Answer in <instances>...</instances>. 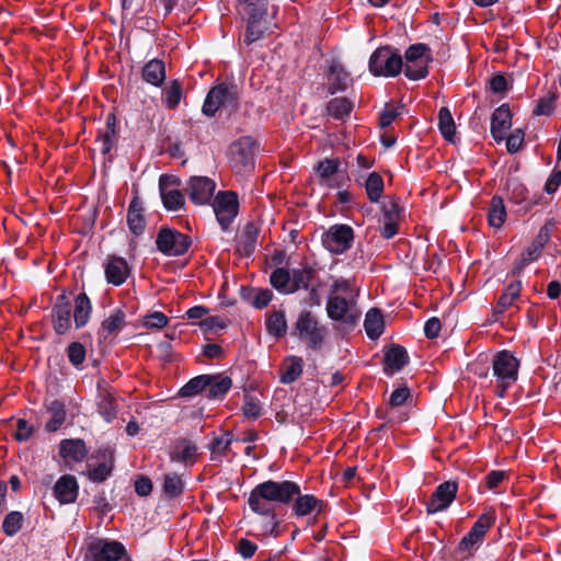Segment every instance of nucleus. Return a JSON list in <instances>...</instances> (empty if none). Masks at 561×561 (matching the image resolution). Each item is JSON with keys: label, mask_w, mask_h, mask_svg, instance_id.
I'll return each instance as SVG.
<instances>
[{"label": "nucleus", "mask_w": 561, "mask_h": 561, "mask_svg": "<svg viewBox=\"0 0 561 561\" xmlns=\"http://www.w3.org/2000/svg\"><path fill=\"white\" fill-rule=\"evenodd\" d=\"M232 443V437L229 433L215 437L211 442L213 453L225 455Z\"/></svg>", "instance_id": "680f3d73"}, {"label": "nucleus", "mask_w": 561, "mask_h": 561, "mask_svg": "<svg viewBox=\"0 0 561 561\" xmlns=\"http://www.w3.org/2000/svg\"><path fill=\"white\" fill-rule=\"evenodd\" d=\"M126 327V313L122 309L113 310L106 317L98 331L99 340L106 341L116 336Z\"/></svg>", "instance_id": "aec40b11"}, {"label": "nucleus", "mask_w": 561, "mask_h": 561, "mask_svg": "<svg viewBox=\"0 0 561 561\" xmlns=\"http://www.w3.org/2000/svg\"><path fill=\"white\" fill-rule=\"evenodd\" d=\"M496 515L494 510L489 508L482 513L469 533L463 536L458 545V551L471 554L484 540L488 530L494 525Z\"/></svg>", "instance_id": "0eeeda50"}, {"label": "nucleus", "mask_w": 561, "mask_h": 561, "mask_svg": "<svg viewBox=\"0 0 561 561\" xmlns=\"http://www.w3.org/2000/svg\"><path fill=\"white\" fill-rule=\"evenodd\" d=\"M88 561H128L123 543L106 538H92L85 545Z\"/></svg>", "instance_id": "423d86ee"}, {"label": "nucleus", "mask_w": 561, "mask_h": 561, "mask_svg": "<svg viewBox=\"0 0 561 561\" xmlns=\"http://www.w3.org/2000/svg\"><path fill=\"white\" fill-rule=\"evenodd\" d=\"M169 322V318L160 311H153L144 317V327L147 329H162Z\"/></svg>", "instance_id": "4d7b16f0"}, {"label": "nucleus", "mask_w": 561, "mask_h": 561, "mask_svg": "<svg viewBox=\"0 0 561 561\" xmlns=\"http://www.w3.org/2000/svg\"><path fill=\"white\" fill-rule=\"evenodd\" d=\"M271 285L283 295L291 294V272L284 267L275 268L270 275Z\"/></svg>", "instance_id": "ea45409f"}, {"label": "nucleus", "mask_w": 561, "mask_h": 561, "mask_svg": "<svg viewBox=\"0 0 561 561\" xmlns=\"http://www.w3.org/2000/svg\"><path fill=\"white\" fill-rule=\"evenodd\" d=\"M340 167V161L337 159H324L320 161L316 171L320 179V184L333 187L335 186L332 183V176L337 173Z\"/></svg>", "instance_id": "a19ab883"}, {"label": "nucleus", "mask_w": 561, "mask_h": 561, "mask_svg": "<svg viewBox=\"0 0 561 561\" xmlns=\"http://www.w3.org/2000/svg\"><path fill=\"white\" fill-rule=\"evenodd\" d=\"M59 455L67 462H81L88 455V449L82 439L67 438L59 444Z\"/></svg>", "instance_id": "4be33fe9"}, {"label": "nucleus", "mask_w": 561, "mask_h": 561, "mask_svg": "<svg viewBox=\"0 0 561 561\" xmlns=\"http://www.w3.org/2000/svg\"><path fill=\"white\" fill-rule=\"evenodd\" d=\"M184 483L182 479L175 473H168L164 476L163 492L169 497H176L183 492Z\"/></svg>", "instance_id": "3c124183"}, {"label": "nucleus", "mask_w": 561, "mask_h": 561, "mask_svg": "<svg viewBox=\"0 0 561 561\" xmlns=\"http://www.w3.org/2000/svg\"><path fill=\"white\" fill-rule=\"evenodd\" d=\"M352 306L353 301L345 296L329 295L325 309L330 319L353 324L357 321L358 316L352 312Z\"/></svg>", "instance_id": "4468645a"}, {"label": "nucleus", "mask_w": 561, "mask_h": 561, "mask_svg": "<svg viewBox=\"0 0 561 561\" xmlns=\"http://www.w3.org/2000/svg\"><path fill=\"white\" fill-rule=\"evenodd\" d=\"M519 360L512 352L503 350L497 352L492 358V375L495 378V394L504 398L508 388H511L518 378Z\"/></svg>", "instance_id": "20e7f679"}, {"label": "nucleus", "mask_w": 561, "mask_h": 561, "mask_svg": "<svg viewBox=\"0 0 561 561\" xmlns=\"http://www.w3.org/2000/svg\"><path fill=\"white\" fill-rule=\"evenodd\" d=\"M141 77L147 83L153 87H161L165 80L164 62L157 58L149 60L142 67Z\"/></svg>", "instance_id": "bb28decb"}, {"label": "nucleus", "mask_w": 561, "mask_h": 561, "mask_svg": "<svg viewBox=\"0 0 561 561\" xmlns=\"http://www.w3.org/2000/svg\"><path fill=\"white\" fill-rule=\"evenodd\" d=\"M259 233V227L254 222H248L238 239V252L244 256H250L256 248Z\"/></svg>", "instance_id": "a878e982"}, {"label": "nucleus", "mask_w": 561, "mask_h": 561, "mask_svg": "<svg viewBox=\"0 0 561 561\" xmlns=\"http://www.w3.org/2000/svg\"><path fill=\"white\" fill-rule=\"evenodd\" d=\"M368 68L375 77H397L403 69L402 57L390 46L379 47L371 54Z\"/></svg>", "instance_id": "39448f33"}, {"label": "nucleus", "mask_w": 561, "mask_h": 561, "mask_svg": "<svg viewBox=\"0 0 561 561\" xmlns=\"http://www.w3.org/2000/svg\"><path fill=\"white\" fill-rule=\"evenodd\" d=\"M293 503L291 510L296 517H305L312 513L320 514L324 502L312 494H301L300 486L289 480H267L255 485L250 492L248 504L252 512L268 517L263 533L277 537L275 507L276 504L288 505Z\"/></svg>", "instance_id": "f257e3e1"}, {"label": "nucleus", "mask_w": 561, "mask_h": 561, "mask_svg": "<svg viewBox=\"0 0 561 561\" xmlns=\"http://www.w3.org/2000/svg\"><path fill=\"white\" fill-rule=\"evenodd\" d=\"M428 47L425 44H414L411 45L405 51L407 62H420L425 61L428 62L431 60L430 55H426L428 51Z\"/></svg>", "instance_id": "603ef678"}, {"label": "nucleus", "mask_w": 561, "mask_h": 561, "mask_svg": "<svg viewBox=\"0 0 561 561\" xmlns=\"http://www.w3.org/2000/svg\"><path fill=\"white\" fill-rule=\"evenodd\" d=\"M329 92L334 94L339 91H345L352 79L350 73L339 61H332L328 73Z\"/></svg>", "instance_id": "5701e85b"}, {"label": "nucleus", "mask_w": 561, "mask_h": 561, "mask_svg": "<svg viewBox=\"0 0 561 561\" xmlns=\"http://www.w3.org/2000/svg\"><path fill=\"white\" fill-rule=\"evenodd\" d=\"M512 126V113L507 104H502L492 114L491 135L495 141L505 139L506 131Z\"/></svg>", "instance_id": "6ab92c4d"}, {"label": "nucleus", "mask_w": 561, "mask_h": 561, "mask_svg": "<svg viewBox=\"0 0 561 561\" xmlns=\"http://www.w3.org/2000/svg\"><path fill=\"white\" fill-rule=\"evenodd\" d=\"M554 224L552 221H547L538 231L537 236L533 240V242L539 245L541 249H545L547 243L551 238V232Z\"/></svg>", "instance_id": "e2e57ef3"}, {"label": "nucleus", "mask_w": 561, "mask_h": 561, "mask_svg": "<svg viewBox=\"0 0 561 561\" xmlns=\"http://www.w3.org/2000/svg\"><path fill=\"white\" fill-rule=\"evenodd\" d=\"M210 380V375H201L194 377L180 389V394L182 397H192L199 392L206 391Z\"/></svg>", "instance_id": "49530a36"}, {"label": "nucleus", "mask_w": 561, "mask_h": 561, "mask_svg": "<svg viewBox=\"0 0 561 561\" xmlns=\"http://www.w3.org/2000/svg\"><path fill=\"white\" fill-rule=\"evenodd\" d=\"M524 136V131L517 128L506 138V149L510 153H516L520 149Z\"/></svg>", "instance_id": "bf43d9fd"}, {"label": "nucleus", "mask_w": 561, "mask_h": 561, "mask_svg": "<svg viewBox=\"0 0 561 561\" xmlns=\"http://www.w3.org/2000/svg\"><path fill=\"white\" fill-rule=\"evenodd\" d=\"M240 88L234 82H220L207 93L202 112L207 117H214L219 110L233 114L240 106Z\"/></svg>", "instance_id": "f03ea898"}, {"label": "nucleus", "mask_w": 561, "mask_h": 561, "mask_svg": "<svg viewBox=\"0 0 561 561\" xmlns=\"http://www.w3.org/2000/svg\"><path fill=\"white\" fill-rule=\"evenodd\" d=\"M92 313V302L85 293H79L73 301V322L81 329L89 322Z\"/></svg>", "instance_id": "393cba45"}, {"label": "nucleus", "mask_w": 561, "mask_h": 561, "mask_svg": "<svg viewBox=\"0 0 561 561\" xmlns=\"http://www.w3.org/2000/svg\"><path fill=\"white\" fill-rule=\"evenodd\" d=\"M321 242L324 249L332 254H343L353 245L354 230L348 225H333L322 233Z\"/></svg>", "instance_id": "1a4fd4ad"}, {"label": "nucleus", "mask_w": 561, "mask_h": 561, "mask_svg": "<svg viewBox=\"0 0 561 561\" xmlns=\"http://www.w3.org/2000/svg\"><path fill=\"white\" fill-rule=\"evenodd\" d=\"M142 211L141 202L138 197H134L128 206L127 224L135 236L141 234L145 230V217Z\"/></svg>", "instance_id": "c85d7f7f"}, {"label": "nucleus", "mask_w": 561, "mask_h": 561, "mask_svg": "<svg viewBox=\"0 0 561 561\" xmlns=\"http://www.w3.org/2000/svg\"><path fill=\"white\" fill-rule=\"evenodd\" d=\"M457 492L458 483L456 481H445L438 484L426 502L427 514H436L447 510L455 501Z\"/></svg>", "instance_id": "ddd939ff"}, {"label": "nucleus", "mask_w": 561, "mask_h": 561, "mask_svg": "<svg viewBox=\"0 0 561 561\" xmlns=\"http://www.w3.org/2000/svg\"><path fill=\"white\" fill-rule=\"evenodd\" d=\"M197 447L193 442L182 439L175 444L171 453V459L182 463H193Z\"/></svg>", "instance_id": "f704fd0d"}, {"label": "nucleus", "mask_w": 561, "mask_h": 561, "mask_svg": "<svg viewBox=\"0 0 561 561\" xmlns=\"http://www.w3.org/2000/svg\"><path fill=\"white\" fill-rule=\"evenodd\" d=\"M291 334L302 341L307 350L319 351L327 339L328 330L311 311L302 310L294 323Z\"/></svg>", "instance_id": "7ed1b4c3"}, {"label": "nucleus", "mask_w": 561, "mask_h": 561, "mask_svg": "<svg viewBox=\"0 0 561 561\" xmlns=\"http://www.w3.org/2000/svg\"><path fill=\"white\" fill-rule=\"evenodd\" d=\"M23 522L24 516L21 512H10L9 514L5 515L2 523L3 533L9 537H13L21 530Z\"/></svg>", "instance_id": "09e8293b"}, {"label": "nucleus", "mask_w": 561, "mask_h": 561, "mask_svg": "<svg viewBox=\"0 0 561 561\" xmlns=\"http://www.w3.org/2000/svg\"><path fill=\"white\" fill-rule=\"evenodd\" d=\"M96 141L100 144V150L103 154L110 153L116 142V130L110 128V130L100 131Z\"/></svg>", "instance_id": "6e6d98bb"}, {"label": "nucleus", "mask_w": 561, "mask_h": 561, "mask_svg": "<svg viewBox=\"0 0 561 561\" xmlns=\"http://www.w3.org/2000/svg\"><path fill=\"white\" fill-rule=\"evenodd\" d=\"M261 404L254 398H247L242 411L247 417L257 419L261 415Z\"/></svg>", "instance_id": "69168bd1"}, {"label": "nucleus", "mask_w": 561, "mask_h": 561, "mask_svg": "<svg viewBox=\"0 0 561 561\" xmlns=\"http://www.w3.org/2000/svg\"><path fill=\"white\" fill-rule=\"evenodd\" d=\"M98 412L107 423L112 422L117 416V408L111 393L107 392L100 397Z\"/></svg>", "instance_id": "de8ad7c7"}, {"label": "nucleus", "mask_w": 561, "mask_h": 561, "mask_svg": "<svg viewBox=\"0 0 561 561\" xmlns=\"http://www.w3.org/2000/svg\"><path fill=\"white\" fill-rule=\"evenodd\" d=\"M237 550L244 559H250L254 556L257 550L256 543L249 539L242 538L237 543Z\"/></svg>", "instance_id": "338daca9"}, {"label": "nucleus", "mask_w": 561, "mask_h": 561, "mask_svg": "<svg viewBox=\"0 0 561 561\" xmlns=\"http://www.w3.org/2000/svg\"><path fill=\"white\" fill-rule=\"evenodd\" d=\"M399 116V111L397 107L392 105H386L385 108L380 113V126L386 128L390 126L394 119Z\"/></svg>", "instance_id": "774afa93"}, {"label": "nucleus", "mask_w": 561, "mask_h": 561, "mask_svg": "<svg viewBox=\"0 0 561 561\" xmlns=\"http://www.w3.org/2000/svg\"><path fill=\"white\" fill-rule=\"evenodd\" d=\"M409 362L407 350L400 345H392L385 352V371L393 374L401 370Z\"/></svg>", "instance_id": "b1692460"}, {"label": "nucleus", "mask_w": 561, "mask_h": 561, "mask_svg": "<svg viewBox=\"0 0 561 561\" xmlns=\"http://www.w3.org/2000/svg\"><path fill=\"white\" fill-rule=\"evenodd\" d=\"M506 219V209L501 196H493L488 211V221L493 228H501Z\"/></svg>", "instance_id": "58836bf2"}, {"label": "nucleus", "mask_w": 561, "mask_h": 561, "mask_svg": "<svg viewBox=\"0 0 561 561\" xmlns=\"http://www.w3.org/2000/svg\"><path fill=\"white\" fill-rule=\"evenodd\" d=\"M85 354V347L80 342H72L67 348L68 359L75 367H79L84 362Z\"/></svg>", "instance_id": "5fc2aeb1"}, {"label": "nucleus", "mask_w": 561, "mask_h": 561, "mask_svg": "<svg viewBox=\"0 0 561 561\" xmlns=\"http://www.w3.org/2000/svg\"><path fill=\"white\" fill-rule=\"evenodd\" d=\"M365 188L368 199L371 203H378L385 188L381 175L377 172H371L365 182Z\"/></svg>", "instance_id": "37998d69"}, {"label": "nucleus", "mask_w": 561, "mask_h": 561, "mask_svg": "<svg viewBox=\"0 0 561 561\" xmlns=\"http://www.w3.org/2000/svg\"><path fill=\"white\" fill-rule=\"evenodd\" d=\"M54 496L61 505L75 503L79 494V484L75 476L64 474L53 488Z\"/></svg>", "instance_id": "a211bd4d"}, {"label": "nucleus", "mask_w": 561, "mask_h": 561, "mask_svg": "<svg viewBox=\"0 0 561 561\" xmlns=\"http://www.w3.org/2000/svg\"><path fill=\"white\" fill-rule=\"evenodd\" d=\"M129 266L125 259L112 255L105 264V277L107 283L114 286H121L129 275Z\"/></svg>", "instance_id": "412c9836"}, {"label": "nucleus", "mask_w": 561, "mask_h": 561, "mask_svg": "<svg viewBox=\"0 0 561 561\" xmlns=\"http://www.w3.org/2000/svg\"><path fill=\"white\" fill-rule=\"evenodd\" d=\"M304 360L299 356H288L282 365L280 381L285 385L295 382L302 374Z\"/></svg>", "instance_id": "2f4dec72"}, {"label": "nucleus", "mask_w": 561, "mask_h": 561, "mask_svg": "<svg viewBox=\"0 0 561 561\" xmlns=\"http://www.w3.org/2000/svg\"><path fill=\"white\" fill-rule=\"evenodd\" d=\"M556 101L557 94L554 92L547 93L546 95L538 100L537 105L533 110V115H551L556 108Z\"/></svg>", "instance_id": "8fccbe9b"}, {"label": "nucleus", "mask_w": 561, "mask_h": 561, "mask_svg": "<svg viewBox=\"0 0 561 561\" xmlns=\"http://www.w3.org/2000/svg\"><path fill=\"white\" fill-rule=\"evenodd\" d=\"M46 411L50 417L45 425V430L48 433L58 431L66 421L65 403L59 400H53L46 404Z\"/></svg>", "instance_id": "c756f323"}, {"label": "nucleus", "mask_w": 561, "mask_h": 561, "mask_svg": "<svg viewBox=\"0 0 561 561\" xmlns=\"http://www.w3.org/2000/svg\"><path fill=\"white\" fill-rule=\"evenodd\" d=\"M265 327L271 335L282 337L287 332L286 316L283 310L273 311L266 314Z\"/></svg>", "instance_id": "4c0bfd02"}, {"label": "nucleus", "mask_w": 561, "mask_h": 561, "mask_svg": "<svg viewBox=\"0 0 561 561\" xmlns=\"http://www.w3.org/2000/svg\"><path fill=\"white\" fill-rule=\"evenodd\" d=\"M316 270L309 265L291 271V294L299 289L310 288L316 283Z\"/></svg>", "instance_id": "7c9ffc66"}, {"label": "nucleus", "mask_w": 561, "mask_h": 561, "mask_svg": "<svg viewBox=\"0 0 561 561\" xmlns=\"http://www.w3.org/2000/svg\"><path fill=\"white\" fill-rule=\"evenodd\" d=\"M247 22L244 43L250 46L261 39L266 31L264 18H242Z\"/></svg>", "instance_id": "e433bc0d"}, {"label": "nucleus", "mask_w": 561, "mask_h": 561, "mask_svg": "<svg viewBox=\"0 0 561 561\" xmlns=\"http://www.w3.org/2000/svg\"><path fill=\"white\" fill-rule=\"evenodd\" d=\"M438 128L446 140L453 141L456 131V125L451 113L447 107H442L438 112Z\"/></svg>", "instance_id": "a18cd8bd"}, {"label": "nucleus", "mask_w": 561, "mask_h": 561, "mask_svg": "<svg viewBox=\"0 0 561 561\" xmlns=\"http://www.w3.org/2000/svg\"><path fill=\"white\" fill-rule=\"evenodd\" d=\"M183 95L182 84L179 80H172L170 84L163 89L162 96L165 107L174 110L181 102Z\"/></svg>", "instance_id": "c03bdc74"}, {"label": "nucleus", "mask_w": 561, "mask_h": 561, "mask_svg": "<svg viewBox=\"0 0 561 561\" xmlns=\"http://www.w3.org/2000/svg\"><path fill=\"white\" fill-rule=\"evenodd\" d=\"M230 162L237 172L252 170L254 167V141L251 137H242L229 149Z\"/></svg>", "instance_id": "9b49d317"}, {"label": "nucleus", "mask_w": 561, "mask_h": 561, "mask_svg": "<svg viewBox=\"0 0 561 561\" xmlns=\"http://www.w3.org/2000/svg\"><path fill=\"white\" fill-rule=\"evenodd\" d=\"M156 245L167 256H181L188 251L192 240L175 229L162 227L157 234Z\"/></svg>", "instance_id": "6e6552de"}, {"label": "nucleus", "mask_w": 561, "mask_h": 561, "mask_svg": "<svg viewBox=\"0 0 561 561\" xmlns=\"http://www.w3.org/2000/svg\"><path fill=\"white\" fill-rule=\"evenodd\" d=\"M403 71L405 77L411 80L424 79L428 75L427 62H407Z\"/></svg>", "instance_id": "864d4df0"}, {"label": "nucleus", "mask_w": 561, "mask_h": 561, "mask_svg": "<svg viewBox=\"0 0 561 561\" xmlns=\"http://www.w3.org/2000/svg\"><path fill=\"white\" fill-rule=\"evenodd\" d=\"M210 379L206 388V397L208 399L222 398L232 386V380L228 376L210 375Z\"/></svg>", "instance_id": "c9c22d12"}, {"label": "nucleus", "mask_w": 561, "mask_h": 561, "mask_svg": "<svg viewBox=\"0 0 561 561\" xmlns=\"http://www.w3.org/2000/svg\"><path fill=\"white\" fill-rule=\"evenodd\" d=\"M365 331L371 340L378 339L385 330V320L381 310L369 309L364 321Z\"/></svg>", "instance_id": "473e14b6"}, {"label": "nucleus", "mask_w": 561, "mask_h": 561, "mask_svg": "<svg viewBox=\"0 0 561 561\" xmlns=\"http://www.w3.org/2000/svg\"><path fill=\"white\" fill-rule=\"evenodd\" d=\"M34 426L31 425L26 420L19 419L16 421V431L14 433V438L18 442H27L34 434Z\"/></svg>", "instance_id": "13d9d810"}, {"label": "nucleus", "mask_w": 561, "mask_h": 561, "mask_svg": "<svg viewBox=\"0 0 561 561\" xmlns=\"http://www.w3.org/2000/svg\"><path fill=\"white\" fill-rule=\"evenodd\" d=\"M179 179L174 175L162 174L159 179V191L163 206L168 210L178 211L185 204L184 195L178 188Z\"/></svg>", "instance_id": "f8f14e48"}, {"label": "nucleus", "mask_w": 561, "mask_h": 561, "mask_svg": "<svg viewBox=\"0 0 561 561\" xmlns=\"http://www.w3.org/2000/svg\"><path fill=\"white\" fill-rule=\"evenodd\" d=\"M71 309L72 306L66 296L64 294L59 295L51 309L53 328L58 335H64L70 332L72 328Z\"/></svg>", "instance_id": "dca6fc26"}, {"label": "nucleus", "mask_w": 561, "mask_h": 561, "mask_svg": "<svg viewBox=\"0 0 561 561\" xmlns=\"http://www.w3.org/2000/svg\"><path fill=\"white\" fill-rule=\"evenodd\" d=\"M522 282L515 280L505 286L503 293L497 299L494 314H503L520 297Z\"/></svg>", "instance_id": "cd10ccee"}, {"label": "nucleus", "mask_w": 561, "mask_h": 561, "mask_svg": "<svg viewBox=\"0 0 561 561\" xmlns=\"http://www.w3.org/2000/svg\"><path fill=\"white\" fill-rule=\"evenodd\" d=\"M506 473L501 470H493L485 476V485L489 490H496L506 479Z\"/></svg>", "instance_id": "0e129e2a"}, {"label": "nucleus", "mask_w": 561, "mask_h": 561, "mask_svg": "<svg viewBox=\"0 0 561 561\" xmlns=\"http://www.w3.org/2000/svg\"><path fill=\"white\" fill-rule=\"evenodd\" d=\"M95 458L99 460L96 466H88V477L91 481L101 483L105 481L113 470V451L110 448L98 450Z\"/></svg>", "instance_id": "f3484780"}, {"label": "nucleus", "mask_w": 561, "mask_h": 561, "mask_svg": "<svg viewBox=\"0 0 561 561\" xmlns=\"http://www.w3.org/2000/svg\"><path fill=\"white\" fill-rule=\"evenodd\" d=\"M213 209L222 230H227L239 211L238 195L233 191H220L215 196Z\"/></svg>", "instance_id": "9d476101"}, {"label": "nucleus", "mask_w": 561, "mask_h": 561, "mask_svg": "<svg viewBox=\"0 0 561 561\" xmlns=\"http://www.w3.org/2000/svg\"><path fill=\"white\" fill-rule=\"evenodd\" d=\"M238 12L241 18H265L267 0H238Z\"/></svg>", "instance_id": "72a5a7b5"}, {"label": "nucleus", "mask_w": 561, "mask_h": 561, "mask_svg": "<svg viewBox=\"0 0 561 561\" xmlns=\"http://www.w3.org/2000/svg\"><path fill=\"white\" fill-rule=\"evenodd\" d=\"M327 110L332 117L343 121L353 111V103L346 98H335L329 102Z\"/></svg>", "instance_id": "79ce46f5"}, {"label": "nucleus", "mask_w": 561, "mask_h": 561, "mask_svg": "<svg viewBox=\"0 0 561 561\" xmlns=\"http://www.w3.org/2000/svg\"><path fill=\"white\" fill-rule=\"evenodd\" d=\"M216 188V183L207 176H192L185 188L190 199L195 205L209 204Z\"/></svg>", "instance_id": "2eb2a0df"}, {"label": "nucleus", "mask_w": 561, "mask_h": 561, "mask_svg": "<svg viewBox=\"0 0 561 561\" xmlns=\"http://www.w3.org/2000/svg\"><path fill=\"white\" fill-rule=\"evenodd\" d=\"M508 190L511 193V199L514 203L520 204L527 199L528 191L524 184L513 181L510 183Z\"/></svg>", "instance_id": "052dcab7"}]
</instances>
